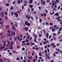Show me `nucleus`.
<instances>
[{
    "instance_id": "nucleus-57",
    "label": "nucleus",
    "mask_w": 62,
    "mask_h": 62,
    "mask_svg": "<svg viewBox=\"0 0 62 62\" xmlns=\"http://www.w3.org/2000/svg\"><path fill=\"white\" fill-rule=\"evenodd\" d=\"M56 47V46L55 45H54V46H52V47H54V48H55Z\"/></svg>"
},
{
    "instance_id": "nucleus-48",
    "label": "nucleus",
    "mask_w": 62,
    "mask_h": 62,
    "mask_svg": "<svg viewBox=\"0 0 62 62\" xmlns=\"http://www.w3.org/2000/svg\"><path fill=\"white\" fill-rule=\"evenodd\" d=\"M8 36H9V37H11V35H10V33L8 34Z\"/></svg>"
},
{
    "instance_id": "nucleus-53",
    "label": "nucleus",
    "mask_w": 62,
    "mask_h": 62,
    "mask_svg": "<svg viewBox=\"0 0 62 62\" xmlns=\"http://www.w3.org/2000/svg\"><path fill=\"white\" fill-rule=\"evenodd\" d=\"M39 36L40 37H41V34H39Z\"/></svg>"
},
{
    "instance_id": "nucleus-49",
    "label": "nucleus",
    "mask_w": 62,
    "mask_h": 62,
    "mask_svg": "<svg viewBox=\"0 0 62 62\" xmlns=\"http://www.w3.org/2000/svg\"><path fill=\"white\" fill-rule=\"evenodd\" d=\"M45 53H47V50H45Z\"/></svg>"
},
{
    "instance_id": "nucleus-11",
    "label": "nucleus",
    "mask_w": 62,
    "mask_h": 62,
    "mask_svg": "<svg viewBox=\"0 0 62 62\" xmlns=\"http://www.w3.org/2000/svg\"><path fill=\"white\" fill-rule=\"evenodd\" d=\"M30 58L29 57V56H28V58L29 59V60H31V59H32V56H31Z\"/></svg>"
},
{
    "instance_id": "nucleus-51",
    "label": "nucleus",
    "mask_w": 62,
    "mask_h": 62,
    "mask_svg": "<svg viewBox=\"0 0 62 62\" xmlns=\"http://www.w3.org/2000/svg\"><path fill=\"white\" fill-rule=\"evenodd\" d=\"M55 53L56 54H58V52H55Z\"/></svg>"
},
{
    "instance_id": "nucleus-54",
    "label": "nucleus",
    "mask_w": 62,
    "mask_h": 62,
    "mask_svg": "<svg viewBox=\"0 0 62 62\" xmlns=\"http://www.w3.org/2000/svg\"><path fill=\"white\" fill-rule=\"evenodd\" d=\"M33 13L35 14H37V12H33Z\"/></svg>"
},
{
    "instance_id": "nucleus-27",
    "label": "nucleus",
    "mask_w": 62,
    "mask_h": 62,
    "mask_svg": "<svg viewBox=\"0 0 62 62\" xmlns=\"http://www.w3.org/2000/svg\"><path fill=\"white\" fill-rule=\"evenodd\" d=\"M17 39L18 40H20V36H17Z\"/></svg>"
},
{
    "instance_id": "nucleus-2",
    "label": "nucleus",
    "mask_w": 62,
    "mask_h": 62,
    "mask_svg": "<svg viewBox=\"0 0 62 62\" xmlns=\"http://www.w3.org/2000/svg\"><path fill=\"white\" fill-rule=\"evenodd\" d=\"M37 37V35H35V38H34V42H36V41H37V40H36Z\"/></svg>"
},
{
    "instance_id": "nucleus-52",
    "label": "nucleus",
    "mask_w": 62,
    "mask_h": 62,
    "mask_svg": "<svg viewBox=\"0 0 62 62\" xmlns=\"http://www.w3.org/2000/svg\"><path fill=\"white\" fill-rule=\"evenodd\" d=\"M16 59L17 60H19L20 59V58H19V57H18Z\"/></svg>"
},
{
    "instance_id": "nucleus-61",
    "label": "nucleus",
    "mask_w": 62,
    "mask_h": 62,
    "mask_svg": "<svg viewBox=\"0 0 62 62\" xmlns=\"http://www.w3.org/2000/svg\"><path fill=\"white\" fill-rule=\"evenodd\" d=\"M43 31L44 32V33H45V30H43Z\"/></svg>"
},
{
    "instance_id": "nucleus-44",
    "label": "nucleus",
    "mask_w": 62,
    "mask_h": 62,
    "mask_svg": "<svg viewBox=\"0 0 62 62\" xmlns=\"http://www.w3.org/2000/svg\"><path fill=\"white\" fill-rule=\"evenodd\" d=\"M42 5H44L45 4V1H44V2H42Z\"/></svg>"
},
{
    "instance_id": "nucleus-32",
    "label": "nucleus",
    "mask_w": 62,
    "mask_h": 62,
    "mask_svg": "<svg viewBox=\"0 0 62 62\" xmlns=\"http://www.w3.org/2000/svg\"><path fill=\"white\" fill-rule=\"evenodd\" d=\"M31 9L32 10V11H31L32 12H33L34 11V9H33V8H31Z\"/></svg>"
},
{
    "instance_id": "nucleus-60",
    "label": "nucleus",
    "mask_w": 62,
    "mask_h": 62,
    "mask_svg": "<svg viewBox=\"0 0 62 62\" xmlns=\"http://www.w3.org/2000/svg\"><path fill=\"white\" fill-rule=\"evenodd\" d=\"M8 32L9 33H10V31L9 30H8Z\"/></svg>"
},
{
    "instance_id": "nucleus-8",
    "label": "nucleus",
    "mask_w": 62,
    "mask_h": 62,
    "mask_svg": "<svg viewBox=\"0 0 62 62\" xmlns=\"http://www.w3.org/2000/svg\"><path fill=\"white\" fill-rule=\"evenodd\" d=\"M46 37L47 39H48V36H49V33H46Z\"/></svg>"
},
{
    "instance_id": "nucleus-25",
    "label": "nucleus",
    "mask_w": 62,
    "mask_h": 62,
    "mask_svg": "<svg viewBox=\"0 0 62 62\" xmlns=\"http://www.w3.org/2000/svg\"><path fill=\"white\" fill-rule=\"evenodd\" d=\"M55 44L54 43H52L51 44V46H53V45H54Z\"/></svg>"
},
{
    "instance_id": "nucleus-17",
    "label": "nucleus",
    "mask_w": 62,
    "mask_h": 62,
    "mask_svg": "<svg viewBox=\"0 0 62 62\" xmlns=\"http://www.w3.org/2000/svg\"><path fill=\"white\" fill-rule=\"evenodd\" d=\"M33 7V6L32 5H29V7L31 8H32Z\"/></svg>"
},
{
    "instance_id": "nucleus-41",
    "label": "nucleus",
    "mask_w": 62,
    "mask_h": 62,
    "mask_svg": "<svg viewBox=\"0 0 62 62\" xmlns=\"http://www.w3.org/2000/svg\"><path fill=\"white\" fill-rule=\"evenodd\" d=\"M13 7H11V8H10L11 10H13Z\"/></svg>"
},
{
    "instance_id": "nucleus-64",
    "label": "nucleus",
    "mask_w": 62,
    "mask_h": 62,
    "mask_svg": "<svg viewBox=\"0 0 62 62\" xmlns=\"http://www.w3.org/2000/svg\"><path fill=\"white\" fill-rule=\"evenodd\" d=\"M28 41H29L28 39H27L25 41L26 42H28Z\"/></svg>"
},
{
    "instance_id": "nucleus-18",
    "label": "nucleus",
    "mask_w": 62,
    "mask_h": 62,
    "mask_svg": "<svg viewBox=\"0 0 62 62\" xmlns=\"http://www.w3.org/2000/svg\"><path fill=\"white\" fill-rule=\"evenodd\" d=\"M60 18H61L60 16H59L58 18H57V19L58 20V21L60 20Z\"/></svg>"
},
{
    "instance_id": "nucleus-12",
    "label": "nucleus",
    "mask_w": 62,
    "mask_h": 62,
    "mask_svg": "<svg viewBox=\"0 0 62 62\" xmlns=\"http://www.w3.org/2000/svg\"><path fill=\"white\" fill-rule=\"evenodd\" d=\"M33 2V0H30L29 1V3L31 4Z\"/></svg>"
},
{
    "instance_id": "nucleus-30",
    "label": "nucleus",
    "mask_w": 62,
    "mask_h": 62,
    "mask_svg": "<svg viewBox=\"0 0 62 62\" xmlns=\"http://www.w3.org/2000/svg\"><path fill=\"white\" fill-rule=\"evenodd\" d=\"M10 49H11V50H13V47H10Z\"/></svg>"
},
{
    "instance_id": "nucleus-23",
    "label": "nucleus",
    "mask_w": 62,
    "mask_h": 62,
    "mask_svg": "<svg viewBox=\"0 0 62 62\" xmlns=\"http://www.w3.org/2000/svg\"><path fill=\"white\" fill-rule=\"evenodd\" d=\"M5 48V46H2L0 47V49H4V48Z\"/></svg>"
},
{
    "instance_id": "nucleus-43",
    "label": "nucleus",
    "mask_w": 62,
    "mask_h": 62,
    "mask_svg": "<svg viewBox=\"0 0 62 62\" xmlns=\"http://www.w3.org/2000/svg\"><path fill=\"white\" fill-rule=\"evenodd\" d=\"M5 19H6L7 20H8V17H7V16H5Z\"/></svg>"
},
{
    "instance_id": "nucleus-38",
    "label": "nucleus",
    "mask_w": 62,
    "mask_h": 62,
    "mask_svg": "<svg viewBox=\"0 0 62 62\" xmlns=\"http://www.w3.org/2000/svg\"><path fill=\"white\" fill-rule=\"evenodd\" d=\"M15 51L16 50H14V51L13 50L12 52V53H14V54H15Z\"/></svg>"
},
{
    "instance_id": "nucleus-47",
    "label": "nucleus",
    "mask_w": 62,
    "mask_h": 62,
    "mask_svg": "<svg viewBox=\"0 0 62 62\" xmlns=\"http://www.w3.org/2000/svg\"><path fill=\"white\" fill-rule=\"evenodd\" d=\"M51 37H52V36H51V35H50L49 37V39H51Z\"/></svg>"
},
{
    "instance_id": "nucleus-16",
    "label": "nucleus",
    "mask_w": 62,
    "mask_h": 62,
    "mask_svg": "<svg viewBox=\"0 0 62 62\" xmlns=\"http://www.w3.org/2000/svg\"><path fill=\"white\" fill-rule=\"evenodd\" d=\"M56 50L58 51V52H59L60 51V49L59 48H57L56 49Z\"/></svg>"
},
{
    "instance_id": "nucleus-33",
    "label": "nucleus",
    "mask_w": 62,
    "mask_h": 62,
    "mask_svg": "<svg viewBox=\"0 0 62 62\" xmlns=\"http://www.w3.org/2000/svg\"><path fill=\"white\" fill-rule=\"evenodd\" d=\"M16 2V1H14L13 3V5H15V3Z\"/></svg>"
},
{
    "instance_id": "nucleus-24",
    "label": "nucleus",
    "mask_w": 62,
    "mask_h": 62,
    "mask_svg": "<svg viewBox=\"0 0 62 62\" xmlns=\"http://www.w3.org/2000/svg\"><path fill=\"white\" fill-rule=\"evenodd\" d=\"M42 22V20L41 18H40L39 19V22L40 23H41Z\"/></svg>"
},
{
    "instance_id": "nucleus-26",
    "label": "nucleus",
    "mask_w": 62,
    "mask_h": 62,
    "mask_svg": "<svg viewBox=\"0 0 62 62\" xmlns=\"http://www.w3.org/2000/svg\"><path fill=\"white\" fill-rule=\"evenodd\" d=\"M9 44H8L7 45V47H8L9 46Z\"/></svg>"
},
{
    "instance_id": "nucleus-55",
    "label": "nucleus",
    "mask_w": 62,
    "mask_h": 62,
    "mask_svg": "<svg viewBox=\"0 0 62 62\" xmlns=\"http://www.w3.org/2000/svg\"><path fill=\"white\" fill-rule=\"evenodd\" d=\"M8 50V48L4 49V51H7Z\"/></svg>"
},
{
    "instance_id": "nucleus-59",
    "label": "nucleus",
    "mask_w": 62,
    "mask_h": 62,
    "mask_svg": "<svg viewBox=\"0 0 62 62\" xmlns=\"http://www.w3.org/2000/svg\"><path fill=\"white\" fill-rule=\"evenodd\" d=\"M53 55L54 56H55V57L56 56V55H55V54L54 53L53 54Z\"/></svg>"
},
{
    "instance_id": "nucleus-46",
    "label": "nucleus",
    "mask_w": 62,
    "mask_h": 62,
    "mask_svg": "<svg viewBox=\"0 0 62 62\" xmlns=\"http://www.w3.org/2000/svg\"><path fill=\"white\" fill-rule=\"evenodd\" d=\"M16 13H20V12L19 11H18L16 12Z\"/></svg>"
},
{
    "instance_id": "nucleus-19",
    "label": "nucleus",
    "mask_w": 62,
    "mask_h": 62,
    "mask_svg": "<svg viewBox=\"0 0 62 62\" xmlns=\"http://www.w3.org/2000/svg\"><path fill=\"white\" fill-rule=\"evenodd\" d=\"M20 3H21V1L20 0H18L17 1V3L18 4H20Z\"/></svg>"
},
{
    "instance_id": "nucleus-34",
    "label": "nucleus",
    "mask_w": 62,
    "mask_h": 62,
    "mask_svg": "<svg viewBox=\"0 0 62 62\" xmlns=\"http://www.w3.org/2000/svg\"><path fill=\"white\" fill-rule=\"evenodd\" d=\"M36 59H33V62H35L36 61Z\"/></svg>"
},
{
    "instance_id": "nucleus-13",
    "label": "nucleus",
    "mask_w": 62,
    "mask_h": 62,
    "mask_svg": "<svg viewBox=\"0 0 62 62\" xmlns=\"http://www.w3.org/2000/svg\"><path fill=\"white\" fill-rule=\"evenodd\" d=\"M46 57H48V59H51V58H50V56L49 55H46Z\"/></svg>"
},
{
    "instance_id": "nucleus-9",
    "label": "nucleus",
    "mask_w": 62,
    "mask_h": 62,
    "mask_svg": "<svg viewBox=\"0 0 62 62\" xmlns=\"http://www.w3.org/2000/svg\"><path fill=\"white\" fill-rule=\"evenodd\" d=\"M52 6H54L55 5V4H54V1H53L52 2Z\"/></svg>"
},
{
    "instance_id": "nucleus-4",
    "label": "nucleus",
    "mask_w": 62,
    "mask_h": 62,
    "mask_svg": "<svg viewBox=\"0 0 62 62\" xmlns=\"http://www.w3.org/2000/svg\"><path fill=\"white\" fill-rule=\"evenodd\" d=\"M14 14L15 15H16V17H18V15H19V14H17L15 12L14 13Z\"/></svg>"
},
{
    "instance_id": "nucleus-15",
    "label": "nucleus",
    "mask_w": 62,
    "mask_h": 62,
    "mask_svg": "<svg viewBox=\"0 0 62 62\" xmlns=\"http://www.w3.org/2000/svg\"><path fill=\"white\" fill-rule=\"evenodd\" d=\"M12 29H14V31H16V29H15V27H13L12 28Z\"/></svg>"
},
{
    "instance_id": "nucleus-21",
    "label": "nucleus",
    "mask_w": 62,
    "mask_h": 62,
    "mask_svg": "<svg viewBox=\"0 0 62 62\" xmlns=\"http://www.w3.org/2000/svg\"><path fill=\"white\" fill-rule=\"evenodd\" d=\"M49 24H50V25H52V26H53V23H52V22H50L49 23Z\"/></svg>"
},
{
    "instance_id": "nucleus-5",
    "label": "nucleus",
    "mask_w": 62,
    "mask_h": 62,
    "mask_svg": "<svg viewBox=\"0 0 62 62\" xmlns=\"http://www.w3.org/2000/svg\"><path fill=\"white\" fill-rule=\"evenodd\" d=\"M6 28H7V29H8V28H10V25H9L8 26V25H6Z\"/></svg>"
},
{
    "instance_id": "nucleus-37",
    "label": "nucleus",
    "mask_w": 62,
    "mask_h": 62,
    "mask_svg": "<svg viewBox=\"0 0 62 62\" xmlns=\"http://www.w3.org/2000/svg\"><path fill=\"white\" fill-rule=\"evenodd\" d=\"M62 28L61 27L59 30V31H61V30H62Z\"/></svg>"
},
{
    "instance_id": "nucleus-20",
    "label": "nucleus",
    "mask_w": 62,
    "mask_h": 62,
    "mask_svg": "<svg viewBox=\"0 0 62 62\" xmlns=\"http://www.w3.org/2000/svg\"><path fill=\"white\" fill-rule=\"evenodd\" d=\"M17 39V37H15L14 39V40L15 41V40H16Z\"/></svg>"
},
{
    "instance_id": "nucleus-62",
    "label": "nucleus",
    "mask_w": 62,
    "mask_h": 62,
    "mask_svg": "<svg viewBox=\"0 0 62 62\" xmlns=\"http://www.w3.org/2000/svg\"><path fill=\"white\" fill-rule=\"evenodd\" d=\"M11 14H12V15L13 16V12L12 11L11 12Z\"/></svg>"
},
{
    "instance_id": "nucleus-50",
    "label": "nucleus",
    "mask_w": 62,
    "mask_h": 62,
    "mask_svg": "<svg viewBox=\"0 0 62 62\" xmlns=\"http://www.w3.org/2000/svg\"><path fill=\"white\" fill-rule=\"evenodd\" d=\"M9 4L8 3H7L6 4V6H9Z\"/></svg>"
},
{
    "instance_id": "nucleus-31",
    "label": "nucleus",
    "mask_w": 62,
    "mask_h": 62,
    "mask_svg": "<svg viewBox=\"0 0 62 62\" xmlns=\"http://www.w3.org/2000/svg\"><path fill=\"white\" fill-rule=\"evenodd\" d=\"M39 56H41V52H39Z\"/></svg>"
},
{
    "instance_id": "nucleus-6",
    "label": "nucleus",
    "mask_w": 62,
    "mask_h": 62,
    "mask_svg": "<svg viewBox=\"0 0 62 62\" xmlns=\"http://www.w3.org/2000/svg\"><path fill=\"white\" fill-rule=\"evenodd\" d=\"M11 33L12 34L13 33L14 36H15L16 35V34L15 33V31L13 32V31H11Z\"/></svg>"
},
{
    "instance_id": "nucleus-14",
    "label": "nucleus",
    "mask_w": 62,
    "mask_h": 62,
    "mask_svg": "<svg viewBox=\"0 0 62 62\" xmlns=\"http://www.w3.org/2000/svg\"><path fill=\"white\" fill-rule=\"evenodd\" d=\"M52 32H55V30L54 29L52 28Z\"/></svg>"
},
{
    "instance_id": "nucleus-58",
    "label": "nucleus",
    "mask_w": 62,
    "mask_h": 62,
    "mask_svg": "<svg viewBox=\"0 0 62 62\" xmlns=\"http://www.w3.org/2000/svg\"><path fill=\"white\" fill-rule=\"evenodd\" d=\"M28 10L29 13H30V9L29 8L28 9Z\"/></svg>"
},
{
    "instance_id": "nucleus-42",
    "label": "nucleus",
    "mask_w": 62,
    "mask_h": 62,
    "mask_svg": "<svg viewBox=\"0 0 62 62\" xmlns=\"http://www.w3.org/2000/svg\"><path fill=\"white\" fill-rule=\"evenodd\" d=\"M43 16H46V14L45 13H44L43 14Z\"/></svg>"
},
{
    "instance_id": "nucleus-39",
    "label": "nucleus",
    "mask_w": 62,
    "mask_h": 62,
    "mask_svg": "<svg viewBox=\"0 0 62 62\" xmlns=\"http://www.w3.org/2000/svg\"><path fill=\"white\" fill-rule=\"evenodd\" d=\"M7 42L8 43V44H10V42H9V41L7 40Z\"/></svg>"
},
{
    "instance_id": "nucleus-10",
    "label": "nucleus",
    "mask_w": 62,
    "mask_h": 62,
    "mask_svg": "<svg viewBox=\"0 0 62 62\" xmlns=\"http://www.w3.org/2000/svg\"><path fill=\"white\" fill-rule=\"evenodd\" d=\"M55 16H59V15H58V13H56L55 15Z\"/></svg>"
},
{
    "instance_id": "nucleus-3",
    "label": "nucleus",
    "mask_w": 62,
    "mask_h": 62,
    "mask_svg": "<svg viewBox=\"0 0 62 62\" xmlns=\"http://www.w3.org/2000/svg\"><path fill=\"white\" fill-rule=\"evenodd\" d=\"M56 27H57V26L55 25H54V28H55V29H56H56H58V27H57V28Z\"/></svg>"
},
{
    "instance_id": "nucleus-7",
    "label": "nucleus",
    "mask_w": 62,
    "mask_h": 62,
    "mask_svg": "<svg viewBox=\"0 0 62 62\" xmlns=\"http://www.w3.org/2000/svg\"><path fill=\"white\" fill-rule=\"evenodd\" d=\"M24 29L26 31H27L28 30V28H27V27H26L24 28Z\"/></svg>"
},
{
    "instance_id": "nucleus-22",
    "label": "nucleus",
    "mask_w": 62,
    "mask_h": 62,
    "mask_svg": "<svg viewBox=\"0 0 62 62\" xmlns=\"http://www.w3.org/2000/svg\"><path fill=\"white\" fill-rule=\"evenodd\" d=\"M3 62V59L1 58L0 59V62Z\"/></svg>"
},
{
    "instance_id": "nucleus-36",
    "label": "nucleus",
    "mask_w": 62,
    "mask_h": 62,
    "mask_svg": "<svg viewBox=\"0 0 62 62\" xmlns=\"http://www.w3.org/2000/svg\"><path fill=\"white\" fill-rule=\"evenodd\" d=\"M56 3H59V0H56Z\"/></svg>"
},
{
    "instance_id": "nucleus-35",
    "label": "nucleus",
    "mask_w": 62,
    "mask_h": 62,
    "mask_svg": "<svg viewBox=\"0 0 62 62\" xmlns=\"http://www.w3.org/2000/svg\"><path fill=\"white\" fill-rule=\"evenodd\" d=\"M60 7H61L60 6H59L58 7V9L59 10V9H60Z\"/></svg>"
},
{
    "instance_id": "nucleus-63",
    "label": "nucleus",
    "mask_w": 62,
    "mask_h": 62,
    "mask_svg": "<svg viewBox=\"0 0 62 62\" xmlns=\"http://www.w3.org/2000/svg\"><path fill=\"white\" fill-rule=\"evenodd\" d=\"M23 8H24V6H23L22 7V9H23Z\"/></svg>"
},
{
    "instance_id": "nucleus-45",
    "label": "nucleus",
    "mask_w": 62,
    "mask_h": 62,
    "mask_svg": "<svg viewBox=\"0 0 62 62\" xmlns=\"http://www.w3.org/2000/svg\"><path fill=\"white\" fill-rule=\"evenodd\" d=\"M22 50L23 51H24V50H25V48L24 47H23L22 48Z\"/></svg>"
},
{
    "instance_id": "nucleus-1",
    "label": "nucleus",
    "mask_w": 62,
    "mask_h": 62,
    "mask_svg": "<svg viewBox=\"0 0 62 62\" xmlns=\"http://www.w3.org/2000/svg\"><path fill=\"white\" fill-rule=\"evenodd\" d=\"M25 24L26 25H27V26H30V23H28V22L27 21H26L25 22Z\"/></svg>"
},
{
    "instance_id": "nucleus-40",
    "label": "nucleus",
    "mask_w": 62,
    "mask_h": 62,
    "mask_svg": "<svg viewBox=\"0 0 62 62\" xmlns=\"http://www.w3.org/2000/svg\"><path fill=\"white\" fill-rule=\"evenodd\" d=\"M3 21H1L0 22V24H3Z\"/></svg>"
},
{
    "instance_id": "nucleus-56",
    "label": "nucleus",
    "mask_w": 62,
    "mask_h": 62,
    "mask_svg": "<svg viewBox=\"0 0 62 62\" xmlns=\"http://www.w3.org/2000/svg\"><path fill=\"white\" fill-rule=\"evenodd\" d=\"M31 19L32 20H33V17L31 16Z\"/></svg>"
},
{
    "instance_id": "nucleus-28",
    "label": "nucleus",
    "mask_w": 62,
    "mask_h": 62,
    "mask_svg": "<svg viewBox=\"0 0 62 62\" xmlns=\"http://www.w3.org/2000/svg\"><path fill=\"white\" fill-rule=\"evenodd\" d=\"M26 44L27 45H30V43H29V42L27 43Z\"/></svg>"
},
{
    "instance_id": "nucleus-29",
    "label": "nucleus",
    "mask_w": 62,
    "mask_h": 62,
    "mask_svg": "<svg viewBox=\"0 0 62 62\" xmlns=\"http://www.w3.org/2000/svg\"><path fill=\"white\" fill-rule=\"evenodd\" d=\"M29 38H30V36H28V37L26 39V40L27 39H29Z\"/></svg>"
}]
</instances>
